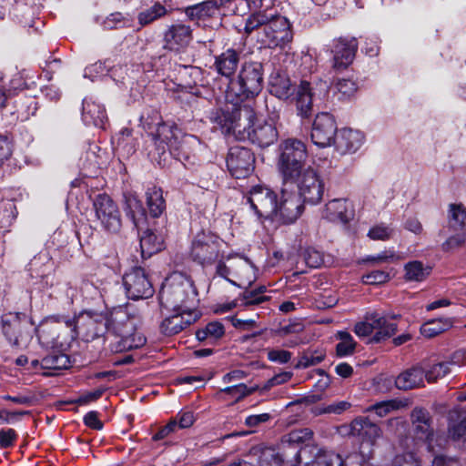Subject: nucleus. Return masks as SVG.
<instances>
[{"mask_svg": "<svg viewBox=\"0 0 466 466\" xmlns=\"http://www.w3.org/2000/svg\"><path fill=\"white\" fill-rule=\"evenodd\" d=\"M306 264L310 268H319L323 263V255L314 248H308L303 252Z\"/></svg>", "mask_w": 466, "mask_h": 466, "instance_id": "nucleus-59", "label": "nucleus"}, {"mask_svg": "<svg viewBox=\"0 0 466 466\" xmlns=\"http://www.w3.org/2000/svg\"><path fill=\"white\" fill-rule=\"evenodd\" d=\"M170 13L165 5L160 2H155L152 5L142 9L137 15V22L144 27L165 17Z\"/></svg>", "mask_w": 466, "mask_h": 466, "instance_id": "nucleus-35", "label": "nucleus"}, {"mask_svg": "<svg viewBox=\"0 0 466 466\" xmlns=\"http://www.w3.org/2000/svg\"><path fill=\"white\" fill-rule=\"evenodd\" d=\"M423 365L424 380L429 383L442 379L451 371L452 366H461L466 363L465 354L461 351H456L447 361L430 363L428 361L420 362Z\"/></svg>", "mask_w": 466, "mask_h": 466, "instance_id": "nucleus-24", "label": "nucleus"}, {"mask_svg": "<svg viewBox=\"0 0 466 466\" xmlns=\"http://www.w3.org/2000/svg\"><path fill=\"white\" fill-rule=\"evenodd\" d=\"M222 239L211 232H198L193 238L190 248L191 258L202 265L213 264L220 256Z\"/></svg>", "mask_w": 466, "mask_h": 466, "instance_id": "nucleus-11", "label": "nucleus"}, {"mask_svg": "<svg viewBox=\"0 0 466 466\" xmlns=\"http://www.w3.org/2000/svg\"><path fill=\"white\" fill-rule=\"evenodd\" d=\"M82 119L86 126L103 127L106 119L105 107L92 98L83 100Z\"/></svg>", "mask_w": 466, "mask_h": 466, "instance_id": "nucleus-30", "label": "nucleus"}, {"mask_svg": "<svg viewBox=\"0 0 466 466\" xmlns=\"http://www.w3.org/2000/svg\"><path fill=\"white\" fill-rule=\"evenodd\" d=\"M17 438V434L13 429H2L0 430V448L5 449L14 445L15 441Z\"/></svg>", "mask_w": 466, "mask_h": 466, "instance_id": "nucleus-64", "label": "nucleus"}, {"mask_svg": "<svg viewBox=\"0 0 466 466\" xmlns=\"http://www.w3.org/2000/svg\"><path fill=\"white\" fill-rule=\"evenodd\" d=\"M399 315H384L378 311L366 313V319L371 320L375 333L370 337V343H381L391 338L398 331V324L392 319Z\"/></svg>", "mask_w": 466, "mask_h": 466, "instance_id": "nucleus-20", "label": "nucleus"}, {"mask_svg": "<svg viewBox=\"0 0 466 466\" xmlns=\"http://www.w3.org/2000/svg\"><path fill=\"white\" fill-rule=\"evenodd\" d=\"M358 50V41L355 37H339L331 46L333 54V67L336 70L347 68L354 60Z\"/></svg>", "mask_w": 466, "mask_h": 466, "instance_id": "nucleus-22", "label": "nucleus"}, {"mask_svg": "<svg viewBox=\"0 0 466 466\" xmlns=\"http://www.w3.org/2000/svg\"><path fill=\"white\" fill-rule=\"evenodd\" d=\"M291 352L285 350H271L268 352V359L276 363L285 364L291 360Z\"/></svg>", "mask_w": 466, "mask_h": 466, "instance_id": "nucleus-62", "label": "nucleus"}, {"mask_svg": "<svg viewBox=\"0 0 466 466\" xmlns=\"http://www.w3.org/2000/svg\"><path fill=\"white\" fill-rule=\"evenodd\" d=\"M73 325L70 319L65 318L49 317L46 318L35 329L38 339L46 347H55L59 343L61 329L69 328Z\"/></svg>", "mask_w": 466, "mask_h": 466, "instance_id": "nucleus-21", "label": "nucleus"}, {"mask_svg": "<svg viewBox=\"0 0 466 466\" xmlns=\"http://www.w3.org/2000/svg\"><path fill=\"white\" fill-rule=\"evenodd\" d=\"M313 437V431L309 428H302L291 431L290 432L285 434L281 438V445L285 447H289L292 445H301L308 441H310Z\"/></svg>", "mask_w": 466, "mask_h": 466, "instance_id": "nucleus-43", "label": "nucleus"}, {"mask_svg": "<svg viewBox=\"0 0 466 466\" xmlns=\"http://www.w3.org/2000/svg\"><path fill=\"white\" fill-rule=\"evenodd\" d=\"M400 407V401L396 400H385L377 402L371 406H370L367 410L374 411L379 417H384L388 415L390 411L398 410Z\"/></svg>", "mask_w": 466, "mask_h": 466, "instance_id": "nucleus-50", "label": "nucleus"}, {"mask_svg": "<svg viewBox=\"0 0 466 466\" xmlns=\"http://www.w3.org/2000/svg\"><path fill=\"white\" fill-rule=\"evenodd\" d=\"M296 185L298 195L307 204H319L324 195L325 184L319 172L312 167H308L290 179L289 186Z\"/></svg>", "mask_w": 466, "mask_h": 466, "instance_id": "nucleus-10", "label": "nucleus"}, {"mask_svg": "<svg viewBox=\"0 0 466 466\" xmlns=\"http://www.w3.org/2000/svg\"><path fill=\"white\" fill-rule=\"evenodd\" d=\"M279 116L274 112L269 116V121L254 123L252 127L244 135L242 139H248L252 144L260 147H267L278 140L279 132L275 122Z\"/></svg>", "mask_w": 466, "mask_h": 466, "instance_id": "nucleus-17", "label": "nucleus"}, {"mask_svg": "<svg viewBox=\"0 0 466 466\" xmlns=\"http://www.w3.org/2000/svg\"><path fill=\"white\" fill-rule=\"evenodd\" d=\"M448 222L452 230L466 232V208L461 204H450Z\"/></svg>", "mask_w": 466, "mask_h": 466, "instance_id": "nucleus-40", "label": "nucleus"}, {"mask_svg": "<svg viewBox=\"0 0 466 466\" xmlns=\"http://www.w3.org/2000/svg\"><path fill=\"white\" fill-rule=\"evenodd\" d=\"M336 89L340 95V98L346 99L356 93L358 86L351 79H339L336 83Z\"/></svg>", "mask_w": 466, "mask_h": 466, "instance_id": "nucleus-52", "label": "nucleus"}, {"mask_svg": "<svg viewBox=\"0 0 466 466\" xmlns=\"http://www.w3.org/2000/svg\"><path fill=\"white\" fill-rule=\"evenodd\" d=\"M263 66L259 62H245L236 79H231L227 97H237L238 100L253 99L262 90Z\"/></svg>", "mask_w": 466, "mask_h": 466, "instance_id": "nucleus-6", "label": "nucleus"}, {"mask_svg": "<svg viewBox=\"0 0 466 466\" xmlns=\"http://www.w3.org/2000/svg\"><path fill=\"white\" fill-rule=\"evenodd\" d=\"M93 207L96 218L106 230L116 233L120 229L119 209L108 195L98 194L93 201Z\"/></svg>", "mask_w": 466, "mask_h": 466, "instance_id": "nucleus-15", "label": "nucleus"}, {"mask_svg": "<svg viewBox=\"0 0 466 466\" xmlns=\"http://www.w3.org/2000/svg\"><path fill=\"white\" fill-rule=\"evenodd\" d=\"M283 459L274 450H266L262 452L260 466H282Z\"/></svg>", "mask_w": 466, "mask_h": 466, "instance_id": "nucleus-61", "label": "nucleus"}, {"mask_svg": "<svg viewBox=\"0 0 466 466\" xmlns=\"http://www.w3.org/2000/svg\"><path fill=\"white\" fill-rule=\"evenodd\" d=\"M392 466H420V461L414 453L404 452L395 456Z\"/></svg>", "mask_w": 466, "mask_h": 466, "instance_id": "nucleus-60", "label": "nucleus"}, {"mask_svg": "<svg viewBox=\"0 0 466 466\" xmlns=\"http://www.w3.org/2000/svg\"><path fill=\"white\" fill-rule=\"evenodd\" d=\"M268 298L266 296H259L257 292L253 290H245L240 296V305L242 307H249L252 305H258L260 304L266 300H268Z\"/></svg>", "mask_w": 466, "mask_h": 466, "instance_id": "nucleus-57", "label": "nucleus"}, {"mask_svg": "<svg viewBox=\"0 0 466 466\" xmlns=\"http://www.w3.org/2000/svg\"><path fill=\"white\" fill-rule=\"evenodd\" d=\"M193 39L190 25L176 23L167 26L163 35V47L171 52H180L187 48Z\"/></svg>", "mask_w": 466, "mask_h": 466, "instance_id": "nucleus-19", "label": "nucleus"}, {"mask_svg": "<svg viewBox=\"0 0 466 466\" xmlns=\"http://www.w3.org/2000/svg\"><path fill=\"white\" fill-rule=\"evenodd\" d=\"M256 390L257 387L248 388L246 384L239 383L237 385L226 387L220 391L229 395L231 398L235 399L236 401H238L246 396L255 392Z\"/></svg>", "mask_w": 466, "mask_h": 466, "instance_id": "nucleus-49", "label": "nucleus"}, {"mask_svg": "<svg viewBox=\"0 0 466 466\" xmlns=\"http://www.w3.org/2000/svg\"><path fill=\"white\" fill-rule=\"evenodd\" d=\"M255 31H259L261 35L258 40L269 48H282L293 38L291 25L288 18L272 9L254 12L248 16L244 32L251 35Z\"/></svg>", "mask_w": 466, "mask_h": 466, "instance_id": "nucleus-2", "label": "nucleus"}, {"mask_svg": "<svg viewBox=\"0 0 466 466\" xmlns=\"http://www.w3.org/2000/svg\"><path fill=\"white\" fill-rule=\"evenodd\" d=\"M393 229L383 224L372 227L369 232L368 237L373 240H387L390 238Z\"/></svg>", "mask_w": 466, "mask_h": 466, "instance_id": "nucleus-58", "label": "nucleus"}, {"mask_svg": "<svg viewBox=\"0 0 466 466\" xmlns=\"http://www.w3.org/2000/svg\"><path fill=\"white\" fill-rule=\"evenodd\" d=\"M451 326L449 320L434 319L420 327V333L426 338H433L445 331Z\"/></svg>", "mask_w": 466, "mask_h": 466, "instance_id": "nucleus-45", "label": "nucleus"}, {"mask_svg": "<svg viewBox=\"0 0 466 466\" xmlns=\"http://www.w3.org/2000/svg\"><path fill=\"white\" fill-rule=\"evenodd\" d=\"M123 286L127 298L133 300L148 299L155 292L148 276L141 267L132 268L124 274Z\"/></svg>", "mask_w": 466, "mask_h": 466, "instance_id": "nucleus-14", "label": "nucleus"}, {"mask_svg": "<svg viewBox=\"0 0 466 466\" xmlns=\"http://www.w3.org/2000/svg\"><path fill=\"white\" fill-rule=\"evenodd\" d=\"M32 326L29 317L23 312H7L1 317L2 333L13 348H27L33 338Z\"/></svg>", "mask_w": 466, "mask_h": 466, "instance_id": "nucleus-9", "label": "nucleus"}, {"mask_svg": "<svg viewBox=\"0 0 466 466\" xmlns=\"http://www.w3.org/2000/svg\"><path fill=\"white\" fill-rule=\"evenodd\" d=\"M238 63L239 53L228 48L216 57L214 66L220 76L230 78L235 74Z\"/></svg>", "mask_w": 466, "mask_h": 466, "instance_id": "nucleus-32", "label": "nucleus"}, {"mask_svg": "<svg viewBox=\"0 0 466 466\" xmlns=\"http://www.w3.org/2000/svg\"><path fill=\"white\" fill-rule=\"evenodd\" d=\"M350 432L354 436L362 438L370 442L380 438L381 434L380 428L371 422L368 418H357L350 423Z\"/></svg>", "mask_w": 466, "mask_h": 466, "instance_id": "nucleus-34", "label": "nucleus"}, {"mask_svg": "<svg viewBox=\"0 0 466 466\" xmlns=\"http://www.w3.org/2000/svg\"><path fill=\"white\" fill-rule=\"evenodd\" d=\"M400 259H401V256L400 254L396 253L394 250L389 249L384 250L375 256H369L364 259V261L380 264L390 261H397Z\"/></svg>", "mask_w": 466, "mask_h": 466, "instance_id": "nucleus-56", "label": "nucleus"}, {"mask_svg": "<svg viewBox=\"0 0 466 466\" xmlns=\"http://www.w3.org/2000/svg\"><path fill=\"white\" fill-rule=\"evenodd\" d=\"M337 338L339 340L336 345L337 356L342 358L353 354L357 345L353 337L347 331H339Z\"/></svg>", "mask_w": 466, "mask_h": 466, "instance_id": "nucleus-44", "label": "nucleus"}, {"mask_svg": "<svg viewBox=\"0 0 466 466\" xmlns=\"http://www.w3.org/2000/svg\"><path fill=\"white\" fill-rule=\"evenodd\" d=\"M140 248L143 258H149L163 248V238L151 229H147L140 238Z\"/></svg>", "mask_w": 466, "mask_h": 466, "instance_id": "nucleus-37", "label": "nucleus"}, {"mask_svg": "<svg viewBox=\"0 0 466 466\" xmlns=\"http://www.w3.org/2000/svg\"><path fill=\"white\" fill-rule=\"evenodd\" d=\"M131 19L127 15L115 12L106 17L103 22L105 29L112 30L130 26Z\"/></svg>", "mask_w": 466, "mask_h": 466, "instance_id": "nucleus-46", "label": "nucleus"}, {"mask_svg": "<svg viewBox=\"0 0 466 466\" xmlns=\"http://www.w3.org/2000/svg\"><path fill=\"white\" fill-rule=\"evenodd\" d=\"M411 424L416 437L427 442L428 450L433 451V430L429 411L423 408H415L410 414Z\"/></svg>", "mask_w": 466, "mask_h": 466, "instance_id": "nucleus-25", "label": "nucleus"}, {"mask_svg": "<svg viewBox=\"0 0 466 466\" xmlns=\"http://www.w3.org/2000/svg\"><path fill=\"white\" fill-rule=\"evenodd\" d=\"M127 202V215L130 216L134 221V223L137 225V220L138 219V216L143 217L144 216V209L142 208V204L137 198L135 196H129L126 198Z\"/></svg>", "mask_w": 466, "mask_h": 466, "instance_id": "nucleus-53", "label": "nucleus"}, {"mask_svg": "<svg viewBox=\"0 0 466 466\" xmlns=\"http://www.w3.org/2000/svg\"><path fill=\"white\" fill-rule=\"evenodd\" d=\"M146 198L150 215L158 218L166 208L161 188L155 186L148 187L146 191Z\"/></svg>", "mask_w": 466, "mask_h": 466, "instance_id": "nucleus-39", "label": "nucleus"}, {"mask_svg": "<svg viewBox=\"0 0 466 466\" xmlns=\"http://www.w3.org/2000/svg\"><path fill=\"white\" fill-rule=\"evenodd\" d=\"M341 457L333 451L320 450L315 457L313 466H342Z\"/></svg>", "mask_w": 466, "mask_h": 466, "instance_id": "nucleus-47", "label": "nucleus"}, {"mask_svg": "<svg viewBox=\"0 0 466 466\" xmlns=\"http://www.w3.org/2000/svg\"><path fill=\"white\" fill-rule=\"evenodd\" d=\"M325 359V353L322 350L306 352L301 356L295 365V369H306L320 363Z\"/></svg>", "mask_w": 466, "mask_h": 466, "instance_id": "nucleus-48", "label": "nucleus"}, {"mask_svg": "<svg viewBox=\"0 0 466 466\" xmlns=\"http://www.w3.org/2000/svg\"><path fill=\"white\" fill-rule=\"evenodd\" d=\"M325 217L330 221L348 222L350 218L348 216L347 201L342 198L330 200L326 205Z\"/></svg>", "mask_w": 466, "mask_h": 466, "instance_id": "nucleus-38", "label": "nucleus"}, {"mask_svg": "<svg viewBox=\"0 0 466 466\" xmlns=\"http://www.w3.org/2000/svg\"><path fill=\"white\" fill-rule=\"evenodd\" d=\"M197 296L191 279L180 272H174L163 282L158 299L162 307L171 310L195 309Z\"/></svg>", "mask_w": 466, "mask_h": 466, "instance_id": "nucleus-4", "label": "nucleus"}, {"mask_svg": "<svg viewBox=\"0 0 466 466\" xmlns=\"http://www.w3.org/2000/svg\"><path fill=\"white\" fill-rule=\"evenodd\" d=\"M253 153L242 147H233L227 157V167L230 174L239 179L248 177L254 169Z\"/></svg>", "mask_w": 466, "mask_h": 466, "instance_id": "nucleus-18", "label": "nucleus"}, {"mask_svg": "<svg viewBox=\"0 0 466 466\" xmlns=\"http://www.w3.org/2000/svg\"><path fill=\"white\" fill-rule=\"evenodd\" d=\"M304 203L303 199L292 191L289 186H286L283 181L272 221L284 225L294 223L301 216L304 210Z\"/></svg>", "mask_w": 466, "mask_h": 466, "instance_id": "nucleus-12", "label": "nucleus"}, {"mask_svg": "<svg viewBox=\"0 0 466 466\" xmlns=\"http://www.w3.org/2000/svg\"><path fill=\"white\" fill-rule=\"evenodd\" d=\"M279 169L289 186L298 172L303 170L308 157L306 145L297 138H288L279 146Z\"/></svg>", "mask_w": 466, "mask_h": 466, "instance_id": "nucleus-8", "label": "nucleus"}, {"mask_svg": "<svg viewBox=\"0 0 466 466\" xmlns=\"http://www.w3.org/2000/svg\"><path fill=\"white\" fill-rule=\"evenodd\" d=\"M268 88L271 95L279 99H288L293 94V86L285 72L277 70L270 74Z\"/></svg>", "mask_w": 466, "mask_h": 466, "instance_id": "nucleus-31", "label": "nucleus"}, {"mask_svg": "<svg viewBox=\"0 0 466 466\" xmlns=\"http://www.w3.org/2000/svg\"><path fill=\"white\" fill-rule=\"evenodd\" d=\"M423 365L419 363L403 372L395 379V385L398 389L407 390L424 386Z\"/></svg>", "mask_w": 466, "mask_h": 466, "instance_id": "nucleus-29", "label": "nucleus"}, {"mask_svg": "<svg viewBox=\"0 0 466 466\" xmlns=\"http://www.w3.org/2000/svg\"><path fill=\"white\" fill-rule=\"evenodd\" d=\"M390 279V274L384 270H373L362 276V282L368 285H380Z\"/></svg>", "mask_w": 466, "mask_h": 466, "instance_id": "nucleus-54", "label": "nucleus"}, {"mask_svg": "<svg viewBox=\"0 0 466 466\" xmlns=\"http://www.w3.org/2000/svg\"><path fill=\"white\" fill-rule=\"evenodd\" d=\"M154 148L148 156L158 165H163L167 155L190 168L198 162L197 151L201 149V143L196 136L184 134L173 122H166L151 136Z\"/></svg>", "mask_w": 466, "mask_h": 466, "instance_id": "nucleus-1", "label": "nucleus"}, {"mask_svg": "<svg viewBox=\"0 0 466 466\" xmlns=\"http://www.w3.org/2000/svg\"><path fill=\"white\" fill-rule=\"evenodd\" d=\"M107 331H112L119 337L116 351H125L138 349L146 343V338L137 332V317L132 312L131 306L114 308L106 314Z\"/></svg>", "mask_w": 466, "mask_h": 466, "instance_id": "nucleus-5", "label": "nucleus"}, {"mask_svg": "<svg viewBox=\"0 0 466 466\" xmlns=\"http://www.w3.org/2000/svg\"><path fill=\"white\" fill-rule=\"evenodd\" d=\"M337 133V123L332 115L323 112L315 116L310 132L315 146L324 148L334 145Z\"/></svg>", "mask_w": 466, "mask_h": 466, "instance_id": "nucleus-16", "label": "nucleus"}, {"mask_svg": "<svg viewBox=\"0 0 466 466\" xmlns=\"http://www.w3.org/2000/svg\"><path fill=\"white\" fill-rule=\"evenodd\" d=\"M431 268L425 267L422 262L414 260L404 266L405 279L407 281H423L431 273Z\"/></svg>", "mask_w": 466, "mask_h": 466, "instance_id": "nucleus-42", "label": "nucleus"}, {"mask_svg": "<svg viewBox=\"0 0 466 466\" xmlns=\"http://www.w3.org/2000/svg\"><path fill=\"white\" fill-rule=\"evenodd\" d=\"M174 314L165 318L160 324V330L164 335L173 336L179 333L199 317L196 309L173 310Z\"/></svg>", "mask_w": 466, "mask_h": 466, "instance_id": "nucleus-23", "label": "nucleus"}, {"mask_svg": "<svg viewBox=\"0 0 466 466\" xmlns=\"http://www.w3.org/2000/svg\"><path fill=\"white\" fill-rule=\"evenodd\" d=\"M228 104L225 108L212 110L209 119L226 132L240 135V138L252 127L256 119L253 99L238 100L237 97H227Z\"/></svg>", "mask_w": 466, "mask_h": 466, "instance_id": "nucleus-3", "label": "nucleus"}, {"mask_svg": "<svg viewBox=\"0 0 466 466\" xmlns=\"http://www.w3.org/2000/svg\"><path fill=\"white\" fill-rule=\"evenodd\" d=\"M449 432L453 440H462L466 442V417L459 423L451 425Z\"/></svg>", "mask_w": 466, "mask_h": 466, "instance_id": "nucleus-63", "label": "nucleus"}, {"mask_svg": "<svg viewBox=\"0 0 466 466\" xmlns=\"http://www.w3.org/2000/svg\"><path fill=\"white\" fill-rule=\"evenodd\" d=\"M364 141L365 136L361 131L344 127L338 131L334 146L340 154H352L362 147Z\"/></svg>", "mask_w": 466, "mask_h": 466, "instance_id": "nucleus-26", "label": "nucleus"}, {"mask_svg": "<svg viewBox=\"0 0 466 466\" xmlns=\"http://www.w3.org/2000/svg\"><path fill=\"white\" fill-rule=\"evenodd\" d=\"M165 123L160 113L154 108H147L140 116V126L150 137Z\"/></svg>", "mask_w": 466, "mask_h": 466, "instance_id": "nucleus-41", "label": "nucleus"}, {"mask_svg": "<svg viewBox=\"0 0 466 466\" xmlns=\"http://www.w3.org/2000/svg\"><path fill=\"white\" fill-rule=\"evenodd\" d=\"M69 367V357L58 351L51 352L44 357L40 362V368L46 370L43 372L45 376H56L60 370L68 369Z\"/></svg>", "mask_w": 466, "mask_h": 466, "instance_id": "nucleus-33", "label": "nucleus"}, {"mask_svg": "<svg viewBox=\"0 0 466 466\" xmlns=\"http://www.w3.org/2000/svg\"><path fill=\"white\" fill-rule=\"evenodd\" d=\"M216 274L238 287H250L257 279L256 268L242 256H222L216 266Z\"/></svg>", "mask_w": 466, "mask_h": 466, "instance_id": "nucleus-7", "label": "nucleus"}, {"mask_svg": "<svg viewBox=\"0 0 466 466\" xmlns=\"http://www.w3.org/2000/svg\"><path fill=\"white\" fill-rule=\"evenodd\" d=\"M106 314L85 311L76 319L75 328H86V336L96 338L107 331Z\"/></svg>", "mask_w": 466, "mask_h": 466, "instance_id": "nucleus-27", "label": "nucleus"}, {"mask_svg": "<svg viewBox=\"0 0 466 466\" xmlns=\"http://www.w3.org/2000/svg\"><path fill=\"white\" fill-rule=\"evenodd\" d=\"M321 99L319 95L313 91L309 82L301 81L297 90L296 105L298 112L302 117H308L311 112L313 103Z\"/></svg>", "mask_w": 466, "mask_h": 466, "instance_id": "nucleus-28", "label": "nucleus"}, {"mask_svg": "<svg viewBox=\"0 0 466 466\" xmlns=\"http://www.w3.org/2000/svg\"><path fill=\"white\" fill-rule=\"evenodd\" d=\"M278 196L268 187H253L247 198V202L258 219L272 220L277 207Z\"/></svg>", "mask_w": 466, "mask_h": 466, "instance_id": "nucleus-13", "label": "nucleus"}, {"mask_svg": "<svg viewBox=\"0 0 466 466\" xmlns=\"http://www.w3.org/2000/svg\"><path fill=\"white\" fill-rule=\"evenodd\" d=\"M466 242V232L459 231V233L449 237L442 244L441 249L445 252L452 251L461 247Z\"/></svg>", "mask_w": 466, "mask_h": 466, "instance_id": "nucleus-55", "label": "nucleus"}, {"mask_svg": "<svg viewBox=\"0 0 466 466\" xmlns=\"http://www.w3.org/2000/svg\"><path fill=\"white\" fill-rule=\"evenodd\" d=\"M218 10L216 0H208L186 7L185 14L191 20H203L214 16Z\"/></svg>", "mask_w": 466, "mask_h": 466, "instance_id": "nucleus-36", "label": "nucleus"}, {"mask_svg": "<svg viewBox=\"0 0 466 466\" xmlns=\"http://www.w3.org/2000/svg\"><path fill=\"white\" fill-rule=\"evenodd\" d=\"M107 63L108 61H98L86 66L85 68L84 77L94 81L98 76L106 75L110 68V65Z\"/></svg>", "mask_w": 466, "mask_h": 466, "instance_id": "nucleus-51", "label": "nucleus"}]
</instances>
